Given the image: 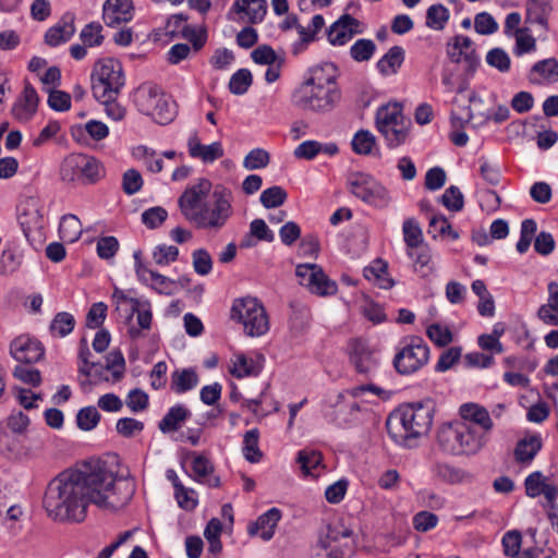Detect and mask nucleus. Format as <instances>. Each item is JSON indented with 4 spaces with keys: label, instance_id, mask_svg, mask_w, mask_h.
Listing matches in <instances>:
<instances>
[{
    "label": "nucleus",
    "instance_id": "f257e3e1",
    "mask_svg": "<svg viewBox=\"0 0 558 558\" xmlns=\"http://www.w3.org/2000/svg\"><path fill=\"white\" fill-rule=\"evenodd\" d=\"M134 493L133 480L117 477L106 462L90 460L51 480L43 505L54 521L82 522L89 504L114 511L128 505Z\"/></svg>",
    "mask_w": 558,
    "mask_h": 558
},
{
    "label": "nucleus",
    "instance_id": "f03ea898",
    "mask_svg": "<svg viewBox=\"0 0 558 558\" xmlns=\"http://www.w3.org/2000/svg\"><path fill=\"white\" fill-rule=\"evenodd\" d=\"M434 414L435 403L432 400L402 404L388 416L386 428L396 444L411 447L412 439L428 434Z\"/></svg>",
    "mask_w": 558,
    "mask_h": 558
},
{
    "label": "nucleus",
    "instance_id": "7ed1b4c3",
    "mask_svg": "<svg viewBox=\"0 0 558 558\" xmlns=\"http://www.w3.org/2000/svg\"><path fill=\"white\" fill-rule=\"evenodd\" d=\"M437 444L445 453L474 454L486 444L485 434H477L472 424L456 421L442 424L437 430Z\"/></svg>",
    "mask_w": 558,
    "mask_h": 558
},
{
    "label": "nucleus",
    "instance_id": "20e7f679",
    "mask_svg": "<svg viewBox=\"0 0 558 558\" xmlns=\"http://www.w3.org/2000/svg\"><path fill=\"white\" fill-rule=\"evenodd\" d=\"M341 98L339 86H316L308 83H301L291 95L293 106L316 114L333 111Z\"/></svg>",
    "mask_w": 558,
    "mask_h": 558
},
{
    "label": "nucleus",
    "instance_id": "39448f33",
    "mask_svg": "<svg viewBox=\"0 0 558 558\" xmlns=\"http://www.w3.org/2000/svg\"><path fill=\"white\" fill-rule=\"evenodd\" d=\"M133 101L137 110L161 125L173 121L177 110L175 104L162 89L153 83H143L133 95Z\"/></svg>",
    "mask_w": 558,
    "mask_h": 558
},
{
    "label": "nucleus",
    "instance_id": "423d86ee",
    "mask_svg": "<svg viewBox=\"0 0 558 558\" xmlns=\"http://www.w3.org/2000/svg\"><path fill=\"white\" fill-rule=\"evenodd\" d=\"M92 92L95 99L118 97L125 84L122 64L117 59L107 58L95 63L92 75Z\"/></svg>",
    "mask_w": 558,
    "mask_h": 558
},
{
    "label": "nucleus",
    "instance_id": "0eeeda50",
    "mask_svg": "<svg viewBox=\"0 0 558 558\" xmlns=\"http://www.w3.org/2000/svg\"><path fill=\"white\" fill-rule=\"evenodd\" d=\"M211 197L214 201L213 207L204 203L193 221V225L198 229L220 230L233 214V194L230 189L218 184L215 186Z\"/></svg>",
    "mask_w": 558,
    "mask_h": 558
},
{
    "label": "nucleus",
    "instance_id": "6e6552de",
    "mask_svg": "<svg viewBox=\"0 0 558 558\" xmlns=\"http://www.w3.org/2000/svg\"><path fill=\"white\" fill-rule=\"evenodd\" d=\"M101 163L93 156L73 153L60 165L59 175L62 182L82 181L84 184L96 183L101 177Z\"/></svg>",
    "mask_w": 558,
    "mask_h": 558
},
{
    "label": "nucleus",
    "instance_id": "1a4fd4ad",
    "mask_svg": "<svg viewBox=\"0 0 558 558\" xmlns=\"http://www.w3.org/2000/svg\"><path fill=\"white\" fill-rule=\"evenodd\" d=\"M231 318L242 323L250 337H259L269 329L268 317L264 306L255 298L235 300L231 307Z\"/></svg>",
    "mask_w": 558,
    "mask_h": 558
},
{
    "label": "nucleus",
    "instance_id": "9d476101",
    "mask_svg": "<svg viewBox=\"0 0 558 558\" xmlns=\"http://www.w3.org/2000/svg\"><path fill=\"white\" fill-rule=\"evenodd\" d=\"M348 182L351 193L366 204L386 208L391 202L389 191L369 174L352 173Z\"/></svg>",
    "mask_w": 558,
    "mask_h": 558
},
{
    "label": "nucleus",
    "instance_id": "9b49d317",
    "mask_svg": "<svg viewBox=\"0 0 558 558\" xmlns=\"http://www.w3.org/2000/svg\"><path fill=\"white\" fill-rule=\"evenodd\" d=\"M429 359V348L420 337H412L393 357V367L401 375H410L423 367Z\"/></svg>",
    "mask_w": 558,
    "mask_h": 558
},
{
    "label": "nucleus",
    "instance_id": "f8f14e48",
    "mask_svg": "<svg viewBox=\"0 0 558 558\" xmlns=\"http://www.w3.org/2000/svg\"><path fill=\"white\" fill-rule=\"evenodd\" d=\"M295 275L300 279V284L316 295L326 296L337 293V283L329 279L317 264L299 265L295 269Z\"/></svg>",
    "mask_w": 558,
    "mask_h": 558
},
{
    "label": "nucleus",
    "instance_id": "ddd939ff",
    "mask_svg": "<svg viewBox=\"0 0 558 558\" xmlns=\"http://www.w3.org/2000/svg\"><path fill=\"white\" fill-rule=\"evenodd\" d=\"M348 354L350 363L361 375H371L379 365L377 351L363 339H351L348 343Z\"/></svg>",
    "mask_w": 558,
    "mask_h": 558
},
{
    "label": "nucleus",
    "instance_id": "4468645a",
    "mask_svg": "<svg viewBox=\"0 0 558 558\" xmlns=\"http://www.w3.org/2000/svg\"><path fill=\"white\" fill-rule=\"evenodd\" d=\"M446 52L453 63L464 61L466 74L472 75L476 71L480 59L470 37L464 35L454 36L451 41L447 43Z\"/></svg>",
    "mask_w": 558,
    "mask_h": 558
},
{
    "label": "nucleus",
    "instance_id": "2eb2a0df",
    "mask_svg": "<svg viewBox=\"0 0 558 558\" xmlns=\"http://www.w3.org/2000/svg\"><path fill=\"white\" fill-rule=\"evenodd\" d=\"M211 183L207 179H201L196 185L187 187L178 199V205L184 218L191 223L203 207V199L208 195Z\"/></svg>",
    "mask_w": 558,
    "mask_h": 558
},
{
    "label": "nucleus",
    "instance_id": "dca6fc26",
    "mask_svg": "<svg viewBox=\"0 0 558 558\" xmlns=\"http://www.w3.org/2000/svg\"><path fill=\"white\" fill-rule=\"evenodd\" d=\"M10 354L17 362L32 364L43 359L45 350L38 340L20 336L11 342Z\"/></svg>",
    "mask_w": 558,
    "mask_h": 558
},
{
    "label": "nucleus",
    "instance_id": "f3484780",
    "mask_svg": "<svg viewBox=\"0 0 558 558\" xmlns=\"http://www.w3.org/2000/svg\"><path fill=\"white\" fill-rule=\"evenodd\" d=\"M360 22L350 14L341 15L327 31L328 41L332 46L345 45L359 31Z\"/></svg>",
    "mask_w": 558,
    "mask_h": 558
},
{
    "label": "nucleus",
    "instance_id": "a211bd4d",
    "mask_svg": "<svg viewBox=\"0 0 558 558\" xmlns=\"http://www.w3.org/2000/svg\"><path fill=\"white\" fill-rule=\"evenodd\" d=\"M19 223L28 240L34 233L40 232L44 229V216L35 201H27L21 206Z\"/></svg>",
    "mask_w": 558,
    "mask_h": 558
},
{
    "label": "nucleus",
    "instance_id": "6ab92c4d",
    "mask_svg": "<svg viewBox=\"0 0 558 558\" xmlns=\"http://www.w3.org/2000/svg\"><path fill=\"white\" fill-rule=\"evenodd\" d=\"M133 17L132 0H106L102 8V20L109 27L126 23Z\"/></svg>",
    "mask_w": 558,
    "mask_h": 558
},
{
    "label": "nucleus",
    "instance_id": "aec40b11",
    "mask_svg": "<svg viewBox=\"0 0 558 558\" xmlns=\"http://www.w3.org/2000/svg\"><path fill=\"white\" fill-rule=\"evenodd\" d=\"M38 102L39 97L36 89L29 82H25L24 89L12 108V114L19 121L26 122L36 113Z\"/></svg>",
    "mask_w": 558,
    "mask_h": 558
},
{
    "label": "nucleus",
    "instance_id": "412c9836",
    "mask_svg": "<svg viewBox=\"0 0 558 558\" xmlns=\"http://www.w3.org/2000/svg\"><path fill=\"white\" fill-rule=\"evenodd\" d=\"M187 147L190 156L201 159L204 163H211L225 154L220 142L203 145L196 133L190 136Z\"/></svg>",
    "mask_w": 558,
    "mask_h": 558
},
{
    "label": "nucleus",
    "instance_id": "4be33fe9",
    "mask_svg": "<svg viewBox=\"0 0 558 558\" xmlns=\"http://www.w3.org/2000/svg\"><path fill=\"white\" fill-rule=\"evenodd\" d=\"M74 15L65 13L61 20L52 27L48 28L45 34V43L50 47H57L60 44L66 43L75 33Z\"/></svg>",
    "mask_w": 558,
    "mask_h": 558
},
{
    "label": "nucleus",
    "instance_id": "5701e85b",
    "mask_svg": "<svg viewBox=\"0 0 558 558\" xmlns=\"http://www.w3.org/2000/svg\"><path fill=\"white\" fill-rule=\"evenodd\" d=\"M553 12L551 0H527L526 1V24H537L546 33L549 31L548 20Z\"/></svg>",
    "mask_w": 558,
    "mask_h": 558
},
{
    "label": "nucleus",
    "instance_id": "b1692460",
    "mask_svg": "<svg viewBox=\"0 0 558 558\" xmlns=\"http://www.w3.org/2000/svg\"><path fill=\"white\" fill-rule=\"evenodd\" d=\"M281 519V511L278 508H271L248 526V534L254 536L260 531V537L269 541L275 534V529Z\"/></svg>",
    "mask_w": 558,
    "mask_h": 558
},
{
    "label": "nucleus",
    "instance_id": "393cba45",
    "mask_svg": "<svg viewBox=\"0 0 558 558\" xmlns=\"http://www.w3.org/2000/svg\"><path fill=\"white\" fill-rule=\"evenodd\" d=\"M338 68L332 62H324L322 64L308 69V76L303 83L316 86H338Z\"/></svg>",
    "mask_w": 558,
    "mask_h": 558
},
{
    "label": "nucleus",
    "instance_id": "a878e982",
    "mask_svg": "<svg viewBox=\"0 0 558 558\" xmlns=\"http://www.w3.org/2000/svg\"><path fill=\"white\" fill-rule=\"evenodd\" d=\"M543 441L539 435L534 434L520 439L514 448V460L520 464L531 463L541 451Z\"/></svg>",
    "mask_w": 558,
    "mask_h": 558
},
{
    "label": "nucleus",
    "instance_id": "bb28decb",
    "mask_svg": "<svg viewBox=\"0 0 558 558\" xmlns=\"http://www.w3.org/2000/svg\"><path fill=\"white\" fill-rule=\"evenodd\" d=\"M191 415V411L183 404L173 405L159 421L158 428L163 434L177 432Z\"/></svg>",
    "mask_w": 558,
    "mask_h": 558
},
{
    "label": "nucleus",
    "instance_id": "cd10ccee",
    "mask_svg": "<svg viewBox=\"0 0 558 558\" xmlns=\"http://www.w3.org/2000/svg\"><path fill=\"white\" fill-rule=\"evenodd\" d=\"M235 13H245L251 24L260 23L267 12L266 0H235L232 5Z\"/></svg>",
    "mask_w": 558,
    "mask_h": 558
},
{
    "label": "nucleus",
    "instance_id": "c85d7f7f",
    "mask_svg": "<svg viewBox=\"0 0 558 558\" xmlns=\"http://www.w3.org/2000/svg\"><path fill=\"white\" fill-rule=\"evenodd\" d=\"M459 413L464 421H468L466 423L477 424L485 432H488L493 428V421L488 411L476 403L462 404L460 407Z\"/></svg>",
    "mask_w": 558,
    "mask_h": 558
},
{
    "label": "nucleus",
    "instance_id": "c756f323",
    "mask_svg": "<svg viewBox=\"0 0 558 558\" xmlns=\"http://www.w3.org/2000/svg\"><path fill=\"white\" fill-rule=\"evenodd\" d=\"M402 107L398 102L380 106L375 116L376 129L383 130L390 125L402 124L403 122Z\"/></svg>",
    "mask_w": 558,
    "mask_h": 558
},
{
    "label": "nucleus",
    "instance_id": "7c9ffc66",
    "mask_svg": "<svg viewBox=\"0 0 558 558\" xmlns=\"http://www.w3.org/2000/svg\"><path fill=\"white\" fill-rule=\"evenodd\" d=\"M348 413L349 412L347 402L344 400V395L342 392L337 393L335 398H330L325 403V417L329 418L332 423L337 424L338 426H341L344 423L349 422L350 418L347 416Z\"/></svg>",
    "mask_w": 558,
    "mask_h": 558
},
{
    "label": "nucleus",
    "instance_id": "2f4dec72",
    "mask_svg": "<svg viewBox=\"0 0 558 558\" xmlns=\"http://www.w3.org/2000/svg\"><path fill=\"white\" fill-rule=\"evenodd\" d=\"M404 61V50L400 46L391 47L377 62L378 71L384 74H395Z\"/></svg>",
    "mask_w": 558,
    "mask_h": 558
},
{
    "label": "nucleus",
    "instance_id": "473e14b6",
    "mask_svg": "<svg viewBox=\"0 0 558 558\" xmlns=\"http://www.w3.org/2000/svg\"><path fill=\"white\" fill-rule=\"evenodd\" d=\"M198 384V376L193 368H183L172 373L171 389L175 393H184Z\"/></svg>",
    "mask_w": 558,
    "mask_h": 558
},
{
    "label": "nucleus",
    "instance_id": "72a5a7b5",
    "mask_svg": "<svg viewBox=\"0 0 558 558\" xmlns=\"http://www.w3.org/2000/svg\"><path fill=\"white\" fill-rule=\"evenodd\" d=\"M59 234L64 242L74 243L77 241L82 234L80 219L72 214L64 215L60 220Z\"/></svg>",
    "mask_w": 558,
    "mask_h": 558
},
{
    "label": "nucleus",
    "instance_id": "f704fd0d",
    "mask_svg": "<svg viewBox=\"0 0 558 558\" xmlns=\"http://www.w3.org/2000/svg\"><path fill=\"white\" fill-rule=\"evenodd\" d=\"M136 320L140 328L131 326L128 330L131 339L136 340L142 336V330H149L151 327L153 314L149 301H141V305L135 311Z\"/></svg>",
    "mask_w": 558,
    "mask_h": 558
},
{
    "label": "nucleus",
    "instance_id": "c9c22d12",
    "mask_svg": "<svg viewBox=\"0 0 558 558\" xmlns=\"http://www.w3.org/2000/svg\"><path fill=\"white\" fill-rule=\"evenodd\" d=\"M262 368L263 366L258 361L247 359L244 354H239L230 373L236 378H243L245 376H257Z\"/></svg>",
    "mask_w": 558,
    "mask_h": 558
},
{
    "label": "nucleus",
    "instance_id": "e433bc0d",
    "mask_svg": "<svg viewBox=\"0 0 558 558\" xmlns=\"http://www.w3.org/2000/svg\"><path fill=\"white\" fill-rule=\"evenodd\" d=\"M432 472L442 482L448 484H458L464 481L468 473L463 470L447 463H435Z\"/></svg>",
    "mask_w": 558,
    "mask_h": 558
},
{
    "label": "nucleus",
    "instance_id": "4c0bfd02",
    "mask_svg": "<svg viewBox=\"0 0 558 558\" xmlns=\"http://www.w3.org/2000/svg\"><path fill=\"white\" fill-rule=\"evenodd\" d=\"M259 433L257 428L247 430L243 439V454L251 463H257L263 458V452L258 447Z\"/></svg>",
    "mask_w": 558,
    "mask_h": 558
},
{
    "label": "nucleus",
    "instance_id": "58836bf2",
    "mask_svg": "<svg viewBox=\"0 0 558 558\" xmlns=\"http://www.w3.org/2000/svg\"><path fill=\"white\" fill-rule=\"evenodd\" d=\"M102 369L111 371L113 379L119 381L123 377L125 369V360L121 351H111L106 356V365H100L99 371H95V375L100 376Z\"/></svg>",
    "mask_w": 558,
    "mask_h": 558
},
{
    "label": "nucleus",
    "instance_id": "ea45409f",
    "mask_svg": "<svg viewBox=\"0 0 558 558\" xmlns=\"http://www.w3.org/2000/svg\"><path fill=\"white\" fill-rule=\"evenodd\" d=\"M74 326V316L68 312H60L51 320L49 330L53 336L65 337L73 331Z\"/></svg>",
    "mask_w": 558,
    "mask_h": 558
},
{
    "label": "nucleus",
    "instance_id": "a19ab883",
    "mask_svg": "<svg viewBox=\"0 0 558 558\" xmlns=\"http://www.w3.org/2000/svg\"><path fill=\"white\" fill-rule=\"evenodd\" d=\"M428 233L434 239L437 236L449 235L452 240L459 239L458 231L453 230L450 222L444 215H434L429 219Z\"/></svg>",
    "mask_w": 558,
    "mask_h": 558
},
{
    "label": "nucleus",
    "instance_id": "79ce46f5",
    "mask_svg": "<svg viewBox=\"0 0 558 558\" xmlns=\"http://www.w3.org/2000/svg\"><path fill=\"white\" fill-rule=\"evenodd\" d=\"M450 17L449 10L442 4H433L426 11V25L429 28L441 31Z\"/></svg>",
    "mask_w": 558,
    "mask_h": 558
},
{
    "label": "nucleus",
    "instance_id": "37998d69",
    "mask_svg": "<svg viewBox=\"0 0 558 558\" xmlns=\"http://www.w3.org/2000/svg\"><path fill=\"white\" fill-rule=\"evenodd\" d=\"M378 132L385 137L387 146L391 149L404 144L409 135V130L403 123L390 125L386 129L378 130Z\"/></svg>",
    "mask_w": 558,
    "mask_h": 558
},
{
    "label": "nucleus",
    "instance_id": "c03bdc74",
    "mask_svg": "<svg viewBox=\"0 0 558 558\" xmlns=\"http://www.w3.org/2000/svg\"><path fill=\"white\" fill-rule=\"evenodd\" d=\"M253 83V76L250 70L240 69L232 74L229 81V90L233 95H243Z\"/></svg>",
    "mask_w": 558,
    "mask_h": 558
},
{
    "label": "nucleus",
    "instance_id": "a18cd8bd",
    "mask_svg": "<svg viewBox=\"0 0 558 558\" xmlns=\"http://www.w3.org/2000/svg\"><path fill=\"white\" fill-rule=\"evenodd\" d=\"M288 194L286 190L279 185H274L262 192L259 201L262 205L269 209L281 206L287 201Z\"/></svg>",
    "mask_w": 558,
    "mask_h": 558
},
{
    "label": "nucleus",
    "instance_id": "49530a36",
    "mask_svg": "<svg viewBox=\"0 0 558 558\" xmlns=\"http://www.w3.org/2000/svg\"><path fill=\"white\" fill-rule=\"evenodd\" d=\"M100 417L101 415L95 407L82 408L76 414L77 427L86 432L92 430L98 425Z\"/></svg>",
    "mask_w": 558,
    "mask_h": 558
},
{
    "label": "nucleus",
    "instance_id": "de8ad7c7",
    "mask_svg": "<svg viewBox=\"0 0 558 558\" xmlns=\"http://www.w3.org/2000/svg\"><path fill=\"white\" fill-rule=\"evenodd\" d=\"M376 143L375 136L367 130L357 131L351 142L352 149L359 155H368Z\"/></svg>",
    "mask_w": 558,
    "mask_h": 558
},
{
    "label": "nucleus",
    "instance_id": "09e8293b",
    "mask_svg": "<svg viewBox=\"0 0 558 558\" xmlns=\"http://www.w3.org/2000/svg\"><path fill=\"white\" fill-rule=\"evenodd\" d=\"M376 50V45L371 39H357L350 48V56L356 62L368 61Z\"/></svg>",
    "mask_w": 558,
    "mask_h": 558
},
{
    "label": "nucleus",
    "instance_id": "8fccbe9b",
    "mask_svg": "<svg viewBox=\"0 0 558 558\" xmlns=\"http://www.w3.org/2000/svg\"><path fill=\"white\" fill-rule=\"evenodd\" d=\"M513 35L515 37L514 53L517 56H522L536 49V40L530 35L529 27L517 28Z\"/></svg>",
    "mask_w": 558,
    "mask_h": 558
},
{
    "label": "nucleus",
    "instance_id": "3c124183",
    "mask_svg": "<svg viewBox=\"0 0 558 558\" xmlns=\"http://www.w3.org/2000/svg\"><path fill=\"white\" fill-rule=\"evenodd\" d=\"M404 242L408 247H418L423 242V233L420 225L413 218L404 220L403 226Z\"/></svg>",
    "mask_w": 558,
    "mask_h": 558
},
{
    "label": "nucleus",
    "instance_id": "603ef678",
    "mask_svg": "<svg viewBox=\"0 0 558 558\" xmlns=\"http://www.w3.org/2000/svg\"><path fill=\"white\" fill-rule=\"evenodd\" d=\"M441 204L451 211H460L464 206V197L458 186H449L440 197Z\"/></svg>",
    "mask_w": 558,
    "mask_h": 558
},
{
    "label": "nucleus",
    "instance_id": "864d4df0",
    "mask_svg": "<svg viewBox=\"0 0 558 558\" xmlns=\"http://www.w3.org/2000/svg\"><path fill=\"white\" fill-rule=\"evenodd\" d=\"M296 461L304 474H311L322 463V454L315 450L303 449L298 452Z\"/></svg>",
    "mask_w": 558,
    "mask_h": 558
},
{
    "label": "nucleus",
    "instance_id": "5fc2aeb1",
    "mask_svg": "<svg viewBox=\"0 0 558 558\" xmlns=\"http://www.w3.org/2000/svg\"><path fill=\"white\" fill-rule=\"evenodd\" d=\"M426 335L438 347H446L452 341L451 330L440 324L428 326Z\"/></svg>",
    "mask_w": 558,
    "mask_h": 558
},
{
    "label": "nucleus",
    "instance_id": "6e6d98bb",
    "mask_svg": "<svg viewBox=\"0 0 558 558\" xmlns=\"http://www.w3.org/2000/svg\"><path fill=\"white\" fill-rule=\"evenodd\" d=\"M270 161L269 154L262 148L252 149L244 158L243 166L248 170L265 168Z\"/></svg>",
    "mask_w": 558,
    "mask_h": 558
},
{
    "label": "nucleus",
    "instance_id": "4d7b16f0",
    "mask_svg": "<svg viewBox=\"0 0 558 558\" xmlns=\"http://www.w3.org/2000/svg\"><path fill=\"white\" fill-rule=\"evenodd\" d=\"M168 213L163 207L156 206L146 209L142 214V222L148 228V229H156L160 227L167 219Z\"/></svg>",
    "mask_w": 558,
    "mask_h": 558
},
{
    "label": "nucleus",
    "instance_id": "13d9d810",
    "mask_svg": "<svg viewBox=\"0 0 558 558\" xmlns=\"http://www.w3.org/2000/svg\"><path fill=\"white\" fill-rule=\"evenodd\" d=\"M143 186V178L138 170L129 169L122 177V190L126 195H134Z\"/></svg>",
    "mask_w": 558,
    "mask_h": 558
},
{
    "label": "nucleus",
    "instance_id": "bf43d9fd",
    "mask_svg": "<svg viewBox=\"0 0 558 558\" xmlns=\"http://www.w3.org/2000/svg\"><path fill=\"white\" fill-rule=\"evenodd\" d=\"M107 305L104 302L94 303L86 315V327L90 329L99 328L107 316Z\"/></svg>",
    "mask_w": 558,
    "mask_h": 558
},
{
    "label": "nucleus",
    "instance_id": "052dcab7",
    "mask_svg": "<svg viewBox=\"0 0 558 558\" xmlns=\"http://www.w3.org/2000/svg\"><path fill=\"white\" fill-rule=\"evenodd\" d=\"M522 543V536L519 531H508L502 537L504 553L511 557H520V548Z\"/></svg>",
    "mask_w": 558,
    "mask_h": 558
},
{
    "label": "nucleus",
    "instance_id": "680f3d73",
    "mask_svg": "<svg viewBox=\"0 0 558 558\" xmlns=\"http://www.w3.org/2000/svg\"><path fill=\"white\" fill-rule=\"evenodd\" d=\"M193 268L201 276L208 275L213 269V259L205 248H198L193 252Z\"/></svg>",
    "mask_w": 558,
    "mask_h": 558
},
{
    "label": "nucleus",
    "instance_id": "e2e57ef3",
    "mask_svg": "<svg viewBox=\"0 0 558 558\" xmlns=\"http://www.w3.org/2000/svg\"><path fill=\"white\" fill-rule=\"evenodd\" d=\"M487 63L499 70L500 72H508L511 65L508 53L501 48H493L486 56Z\"/></svg>",
    "mask_w": 558,
    "mask_h": 558
},
{
    "label": "nucleus",
    "instance_id": "0e129e2a",
    "mask_svg": "<svg viewBox=\"0 0 558 558\" xmlns=\"http://www.w3.org/2000/svg\"><path fill=\"white\" fill-rule=\"evenodd\" d=\"M29 417L22 411H12L5 421V427L13 434L22 435L29 426Z\"/></svg>",
    "mask_w": 558,
    "mask_h": 558
},
{
    "label": "nucleus",
    "instance_id": "69168bd1",
    "mask_svg": "<svg viewBox=\"0 0 558 558\" xmlns=\"http://www.w3.org/2000/svg\"><path fill=\"white\" fill-rule=\"evenodd\" d=\"M252 60L257 64L274 65L279 61L276 51L269 45H260L251 53Z\"/></svg>",
    "mask_w": 558,
    "mask_h": 558
},
{
    "label": "nucleus",
    "instance_id": "338daca9",
    "mask_svg": "<svg viewBox=\"0 0 558 558\" xmlns=\"http://www.w3.org/2000/svg\"><path fill=\"white\" fill-rule=\"evenodd\" d=\"M474 28L481 35H490L498 29V24L492 14L481 12L475 15Z\"/></svg>",
    "mask_w": 558,
    "mask_h": 558
},
{
    "label": "nucleus",
    "instance_id": "774afa93",
    "mask_svg": "<svg viewBox=\"0 0 558 558\" xmlns=\"http://www.w3.org/2000/svg\"><path fill=\"white\" fill-rule=\"evenodd\" d=\"M531 72L538 73L544 78H558V61L555 58H548L536 62Z\"/></svg>",
    "mask_w": 558,
    "mask_h": 558
}]
</instances>
